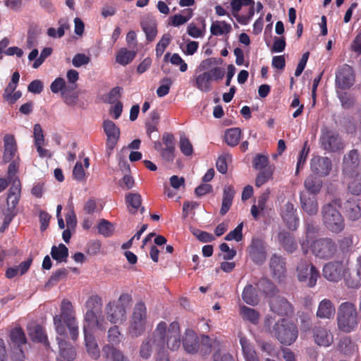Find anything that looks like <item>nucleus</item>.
I'll return each instance as SVG.
<instances>
[{
    "label": "nucleus",
    "instance_id": "obj_1",
    "mask_svg": "<svg viewBox=\"0 0 361 361\" xmlns=\"http://www.w3.org/2000/svg\"><path fill=\"white\" fill-rule=\"evenodd\" d=\"M265 331L276 338L278 341L285 345H290L298 337L297 326L291 322L282 318L276 321V317L267 315L264 321Z\"/></svg>",
    "mask_w": 361,
    "mask_h": 361
},
{
    "label": "nucleus",
    "instance_id": "obj_2",
    "mask_svg": "<svg viewBox=\"0 0 361 361\" xmlns=\"http://www.w3.org/2000/svg\"><path fill=\"white\" fill-rule=\"evenodd\" d=\"M60 310V314L55 315L53 319L56 333L61 336H66V329H68L71 339L76 341L79 335V328L72 303L63 299L61 301Z\"/></svg>",
    "mask_w": 361,
    "mask_h": 361
},
{
    "label": "nucleus",
    "instance_id": "obj_3",
    "mask_svg": "<svg viewBox=\"0 0 361 361\" xmlns=\"http://www.w3.org/2000/svg\"><path fill=\"white\" fill-rule=\"evenodd\" d=\"M342 207L339 198L334 199L331 202L324 204L322 207V216L324 226L329 231L339 233L345 228V220L338 209Z\"/></svg>",
    "mask_w": 361,
    "mask_h": 361
},
{
    "label": "nucleus",
    "instance_id": "obj_4",
    "mask_svg": "<svg viewBox=\"0 0 361 361\" xmlns=\"http://www.w3.org/2000/svg\"><path fill=\"white\" fill-rule=\"evenodd\" d=\"M167 324L164 322H159L154 331L149 335L142 343L139 354L143 359H148L152 354V350H157L162 352L166 344V331Z\"/></svg>",
    "mask_w": 361,
    "mask_h": 361
},
{
    "label": "nucleus",
    "instance_id": "obj_5",
    "mask_svg": "<svg viewBox=\"0 0 361 361\" xmlns=\"http://www.w3.org/2000/svg\"><path fill=\"white\" fill-rule=\"evenodd\" d=\"M132 300L130 294L123 293L117 301H110L105 307L107 320L114 324L126 321L127 310L130 307Z\"/></svg>",
    "mask_w": 361,
    "mask_h": 361
},
{
    "label": "nucleus",
    "instance_id": "obj_6",
    "mask_svg": "<svg viewBox=\"0 0 361 361\" xmlns=\"http://www.w3.org/2000/svg\"><path fill=\"white\" fill-rule=\"evenodd\" d=\"M338 328L345 333L353 331L357 325V313L354 304L342 302L337 313Z\"/></svg>",
    "mask_w": 361,
    "mask_h": 361
},
{
    "label": "nucleus",
    "instance_id": "obj_7",
    "mask_svg": "<svg viewBox=\"0 0 361 361\" xmlns=\"http://www.w3.org/2000/svg\"><path fill=\"white\" fill-rule=\"evenodd\" d=\"M147 321V308L145 304L140 301L133 310L130 319L129 333L132 336L137 337L145 331Z\"/></svg>",
    "mask_w": 361,
    "mask_h": 361
},
{
    "label": "nucleus",
    "instance_id": "obj_8",
    "mask_svg": "<svg viewBox=\"0 0 361 361\" xmlns=\"http://www.w3.org/2000/svg\"><path fill=\"white\" fill-rule=\"evenodd\" d=\"M319 144L322 149L329 152H336L344 148L338 133L327 127L321 129Z\"/></svg>",
    "mask_w": 361,
    "mask_h": 361
},
{
    "label": "nucleus",
    "instance_id": "obj_9",
    "mask_svg": "<svg viewBox=\"0 0 361 361\" xmlns=\"http://www.w3.org/2000/svg\"><path fill=\"white\" fill-rule=\"evenodd\" d=\"M311 250L317 257L329 259L336 254L337 245L332 238H321L312 243Z\"/></svg>",
    "mask_w": 361,
    "mask_h": 361
},
{
    "label": "nucleus",
    "instance_id": "obj_10",
    "mask_svg": "<svg viewBox=\"0 0 361 361\" xmlns=\"http://www.w3.org/2000/svg\"><path fill=\"white\" fill-rule=\"evenodd\" d=\"M297 277L300 282H307V286L314 287L319 277L317 268L308 260L302 259L296 267Z\"/></svg>",
    "mask_w": 361,
    "mask_h": 361
},
{
    "label": "nucleus",
    "instance_id": "obj_11",
    "mask_svg": "<svg viewBox=\"0 0 361 361\" xmlns=\"http://www.w3.org/2000/svg\"><path fill=\"white\" fill-rule=\"evenodd\" d=\"M355 75L352 66L343 64L338 66L336 73L335 82L338 88L341 90L350 89L355 82Z\"/></svg>",
    "mask_w": 361,
    "mask_h": 361
},
{
    "label": "nucleus",
    "instance_id": "obj_12",
    "mask_svg": "<svg viewBox=\"0 0 361 361\" xmlns=\"http://www.w3.org/2000/svg\"><path fill=\"white\" fill-rule=\"evenodd\" d=\"M269 304L271 311L279 316L290 317L294 313L293 305L281 295L272 297Z\"/></svg>",
    "mask_w": 361,
    "mask_h": 361
},
{
    "label": "nucleus",
    "instance_id": "obj_13",
    "mask_svg": "<svg viewBox=\"0 0 361 361\" xmlns=\"http://www.w3.org/2000/svg\"><path fill=\"white\" fill-rule=\"evenodd\" d=\"M360 163V155L357 149H351L345 154L343 159V173L345 177H352L358 173L357 169Z\"/></svg>",
    "mask_w": 361,
    "mask_h": 361
},
{
    "label": "nucleus",
    "instance_id": "obj_14",
    "mask_svg": "<svg viewBox=\"0 0 361 361\" xmlns=\"http://www.w3.org/2000/svg\"><path fill=\"white\" fill-rule=\"evenodd\" d=\"M286 259L274 254L271 256L269 262V268L271 269L273 278L278 282H283L286 277Z\"/></svg>",
    "mask_w": 361,
    "mask_h": 361
},
{
    "label": "nucleus",
    "instance_id": "obj_15",
    "mask_svg": "<svg viewBox=\"0 0 361 361\" xmlns=\"http://www.w3.org/2000/svg\"><path fill=\"white\" fill-rule=\"evenodd\" d=\"M331 166V159L326 157L315 156L310 161L311 171L322 177L329 175Z\"/></svg>",
    "mask_w": 361,
    "mask_h": 361
},
{
    "label": "nucleus",
    "instance_id": "obj_16",
    "mask_svg": "<svg viewBox=\"0 0 361 361\" xmlns=\"http://www.w3.org/2000/svg\"><path fill=\"white\" fill-rule=\"evenodd\" d=\"M343 266L341 262L335 261L326 264L323 267V276L328 281L337 282L342 279Z\"/></svg>",
    "mask_w": 361,
    "mask_h": 361
},
{
    "label": "nucleus",
    "instance_id": "obj_17",
    "mask_svg": "<svg viewBox=\"0 0 361 361\" xmlns=\"http://www.w3.org/2000/svg\"><path fill=\"white\" fill-rule=\"evenodd\" d=\"M345 216L352 221H356L361 216V200L356 197L348 199L342 205Z\"/></svg>",
    "mask_w": 361,
    "mask_h": 361
},
{
    "label": "nucleus",
    "instance_id": "obj_18",
    "mask_svg": "<svg viewBox=\"0 0 361 361\" xmlns=\"http://www.w3.org/2000/svg\"><path fill=\"white\" fill-rule=\"evenodd\" d=\"M312 336L315 343L319 346L328 347L334 342V336L325 326H314Z\"/></svg>",
    "mask_w": 361,
    "mask_h": 361
},
{
    "label": "nucleus",
    "instance_id": "obj_19",
    "mask_svg": "<svg viewBox=\"0 0 361 361\" xmlns=\"http://www.w3.org/2000/svg\"><path fill=\"white\" fill-rule=\"evenodd\" d=\"M301 208L310 216H314L317 214L319 207L317 195H311L308 192H301L300 194Z\"/></svg>",
    "mask_w": 361,
    "mask_h": 361
},
{
    "label": "nucleus",
    "instance_id": "obj_20",
    "mask_svg": "<svg viewBox=\"0 0 361 361\" xmlns=\"http://www.w3.org/2000/svg\"><path fill=\"white\" fill-rule=\"evenodd\" d=\"M102 301L99 296L94 295L89 297L85 303L87 312L84 321H92L97 314L102 313Z\"/></svg>",
    "mask_w": 361,
    "mask_h": 361
},
{
    "label": "nucleus",
    "instance_id": "obj_21",
    "mask_svg": "<svg viewBox=\"0 0 361 361\" xmlns=\"http://www.w3.org/2000/svg\"><path fill=\"white\" fill-rule=\"evenodd\" d=\"M103 128L107 136L106 147L110 149H113L119 139L120 129L110 120L104 121Z\"/></svg>",
    "mask_w": 361,
    "mask_h": 361
},
{
    "label": "nucleus",
    "instance_id": "obj_22",
    "mask_svg": "<svg viewBox=\"0 0 361 361\" xmlns=\"http://www.w3.org/2000/svg\"><path fill=\"white\" fill-rule=\"evenodd\" d=\"M85 347L89 355L94 360L100 356V350L94 334L88 330L85 324L83 326Z\"/></svg>",
    "mask_w": 361,
    "mask_h": 361
},
{
    "label": "nucleus",
    "instance_id": "obj_23",
    "mask_svg": "<svg viewBox=\"0 0 361 361\" xmlns=\"http://www.w3.org/2000/svg\"><path fill=\"white\" fill-rule=\"evenodd\" d=\"M183 345L185 350L190 354L198 353L200 348V339L197 334L191 329H187L183 339Z\"/></svg>",
    "mask_w": 361,
    "mask_h": 361
},
{
    "label": "nucleus",
    "instance_id": "obj_24",
    "mask_svg": "<svg viewBox=\"0 0 361 361\" xmlns=\"http://www.w3.org/2000/svg\"><path fill=\"white\" fill-rule=\"evenodd\" d=\"M167 340L166 343L169 349L172 350H177L180 345V328L178 322H172L168 331H166Z\"/></svg>",
    "mask_w": 361,
    "mask_h": 361
},
{
    "label": "nucleus",
    "instance_id": "obj_25",
    "mask_svg": "<svg viewBox=\"0 0 361 361\" xmlns=\"http://www.w3.org/2000/svg\"><path fill=\"white\" fill-rule=\"evenodd\" d=\"M59 348V355L57 358L73 361L76 357V350L73 345L66 339L60 337L56 338Z\"/></svg>",
    "mask_w": 361,
    "mask_h": 361
},
{
    "label": "nucleus",
    "instance_id": "obj_26",
    "mask_svg": "<svg viewBox=\"0 0 361 361\" xmlns=\"http://www.w3.org/2000/svg\"><path fill=\"white\" fill-rule=\"evenodd\" d=\"M278 241L283 250L288 253H293L298 249V242L288 231H282L278 233Z\"/></svg>",
    "mask_w": 361,
    "mask_h": 361
},
{
    "label": "nucleus",
    "instance_id": "obj_27",
    "mask_svg": "<svg viewBox=\"0 0 361 361\" xmlns=\"http://www.w3.org/2000/svg\"><path fill=\"white\" fill-rule=\"evenodd\" d=\"M212 78L208 71L196 74L193 78V86L203 92H210L212 89Z\"/></svg>",
    "mask_w": 361,
    "mask_h": 361
},
{
    "label": "nucleus",
    "instance_id": "obj_28",
    "mask_svg": "<svg viewBox=\"0 0 361 361\" xmlns=\"http://www.w3.org/2000/svg\"><path fill=\"white\" fill-rule=\"evenodd\" d=\"M250 255L253 262L262 264L266 259V252L260 240H252L250 246Z\"/></svg>",
    "mask_w": 361,
    "mask_h": 361
},
{
    "label": "nucleus",
    "instance_id": "obj_29",
    "mask_svg": "<svg viewBox=\"0 0 361 361\" xmlns=\"http://www.w3.org/2000/svg\"><path fill=\"white\" fill-rule=\"evenodd\" d=\"M235 195L234 187L231 185H225L223 190V198L220 214L224 216L230 209Z\"/></svg>",
    "mask_w": 361,
    "mask_h": 361
},
{
    "label": "nucleus",
    "instance_id": "obj_30",
    "mask_svg": "<svg viewBox=\"0 0 361 361\" xmlns=\"http://www.w3.org/2000/svg\"><path fill=\"white\" fill-rule=\"evenodd\" d=\"M4 152L3 160L5 163L10 162L17 152V145L13 135H6L4 138Z\"/></svg>",
    "mask_w": 361,
    "mask_h": 361
},
{
    "label": "nucleus",
    "instance_id": "obj_31",
    "mask_svg": "<svg viewBox=\"0 0 361 361\" xmlns=\"http://www.w3.org/2000/svg\"><path fill=\"white\" fill-rule=\"evenodd\" d=\"M21 195V183L20 180L16 179L8 189L6 200L7 206L16 209Z\"/></svg>",
    "mask_w": 361,
    "mask_h": 361
},
{
    "label": "nucleus",
    "instance_id": "obj_32",
    "mask_svg": "<svg viewBox=\"0 0 361 361\" xmlns=\"http://www.w3.org/2000/svg\"><path fill=\"white\" fill-rule=\"evenodd\" d=\"M336 312L332 302L329 299H323L319 304L317 317L320 319H331Z\"/></svg>",
    "mask_w": 361,
    "mask_h": 361
},
{
    "label": "nucleus",
    "instance_id": "obj_33",
    "mask_svg": "<svg viewBox=\"0 0 361 361\" xmlns=\"http://www.w3.org/2000/svg\"><path fill=\"white\" fill-rule=\"evenodd\" d=\"M103 357L111 361H128V357L120 350L110 344H106L102 348Z\"/></svg>",
    "mask_w": 361,
    "mask_h": 361
},
{
    "label": "nucleus",
    "instance_id": "obj_34",
    "mask_svg": "<svg viewBox=\"0 0 361 361\" xmlns=\"http://www.w3.org/2000/svg\"><path fill=\"white\" fill-rule=\"evenodd\" d=\"M141 27L146 35L147 40L150 42H152L157 35V23L154 20L151 18H147L141 21Z\"/></svg>",
    "mask_w": 361,
    "mask_h": 361
},
{
    "label": "nucleus",
    "instance_id": "obj_35",
    "mask_svg": "<svg viewBox=\"0 0 361 361\" xmlns=\"http://www.w3.org/2000/svg\"><path fill=\"white\" fill-rule=\"evenodd\" d=\"M304 186L305 190L303 192H308L311 193V195H317L322 189V181L318 178L310 175L305 180Z\"/></svg>",
    "mask_w": 361,
    "mask_h": 361
},
{
    "label": "nucleus",
    "instance_id": "obj_36",
    "mask_svg": "<svg viewBox=\"0 0 361 361\" xmlns=\"http://www.w3.org/2000/svg\"><path fill=\"white\" fill-rule=\"evenodd\" d=\"M257 288L259 291L263 293L266 296L270 298V299L277 295L276 293L278 289L272 281L266 278L261 279L257 283Z\"/></svg>",
    "mask_w": 361,
    "mask_h": 361
},
{
    "label": "nucleus",
    "instance_id": "obj_37",
    "mask_svg": "<svg viewBox=\"0 0 361 361\" xmlns=\"http://www.w3.org/2000/svg\"><path fill=\"white\" fill-rule=\"evenodd\" d=\"M51 257L59 263L66 262L68 257V249L63 243L59 246L53 245L51 250Z\"/></svg>",
    "mask_w": 361,
    "mask_h": 361
},
{
    "label": "nucleus",
    "instance_id": "obj_38",
    "mask_svg": "<svg viewBox=\"0 0 361 361\" xmlns=\"http://www.w3.org/2000/svg\"><path fill=\"white\" fill-rule=\"evenodd\" d=\"M232 30L231 25L224 20H216L213 22L210 27V32L212 35L220 36L227 35Z\"/></svg>",
    "mask_w": 361,
    "mask_h": 361
},
{
    "label": "nucleus",
    "instance_id": "obj_39",
    "mask_svg": "<svg viewBox=\"0 0 361 361\" xmlns=\"http://www.w3.org/2000/svg\"><path fill=\"white\" fill-rule=\"evenodd\" d=\"M136 51L128 50L126 48H121L116 56V61L122 65L126 66L130 63L136 56Z\"/></svg>",
    "mask_w": 361,
    "mask_h": 361
},
{
    "label": "nucleus",
    "instance_id": "obj_40",
    "mask_svg": "<svg viewBox=\"0 0 361 361\" xmlns=\"http://www.w3.org/2000/svg\"><path fill=\"white\" fill-rule=\"evenodd\" d=\"M126 202L129 212L135 214L141 206L142 197L139 193L130 192L126 196Z\"/></svg>",
    "mask_w": 361,
    "mask_h": 361
},
{
    "label": "nucleus",
    "instance_id": "obj_41",
    "mask_svg": "<svg viewBox=\"0 0 361 361\" xmlns=\"http://www.w3.org/2000/svg\"><path fill=\"white\" fill-rule=\"evenodd\" d=\"M240 314L244 320H247L253 324L259 323L260 314L255 309L243 305L240 308Z\"/></svg>",
    "mask_w": 361,
    "mask_h": 361
},
{
    "label": "nucleus",
    "instance_id": "obj_42",
    "mask_svg": "<svg viewBox=\"0 0 361 361\" xmlns=\"http://www.w3.org/2000/svg\"><path fill=\"white\" fill-rule=\"evenodd\" d=\"M242 298L243 301L250 305H256L258 304L259 298L255 288L250 284L247 285L243 291Z\"/></svg>",
    "mask_w": 361,
    "mask_h": 361
},
{
    "label": "nucleus",
    "instance_id": "obj_43",
    "mask_svg": "<svg viewBox=\"0 0 361 361\" xmlns=\"http://www.w3.org/2000/svg\"><path fill=\"white\" fill-rule=\"evenodd\" d=\"M348 181V188L349 192L355 195H360L361 194V173H354L352 177H345Z\"/></svg>",
    "mask_w": 361,
    "mask_h": 361
},
{
    "label": "nucleus",
    "instance_id": "obj_44",
    "mask_svg": "<svg viewBox=\"0 0 361 361\" xmlns=\"http://www.w3.org/2000/svg\"><path fill=\"white\" fill-rule=\"evenodd\" d=\"M30 334L32 341L42 343L45 344L47 347L49 346L47 334L42 326L39 324L35 326L34 328L30 330Z\"/></svg>",
    "mask_w": 361,
    "mask_h": 361
},
{
    "label": "nucleus",
    "instance_id": "obj_45",
    "mask_svg": "<svg viewBox=\"0 0 361 361\" xmlns=\"http://www.w3.org/2000/svg\"><path fill=\"white\" fill-rule=\"evenodd\" d=\"M241 130L239 128H233L226 130L224 140L226 144L231 147L236 146L240 140Z\"/></svg>",
    "mask_w": 361,
    "mask_h": 361
},
{
    "label": "nucleus",
    "instance_id": "obj_46",
    "mask_svg": "<svg viewBox=\"0 0 361 361\" xmlns=\"http://www.w3.org/2000/svg\"><path fill=\"white\" fill-rule=\"evenodd\" d=\"M10 339L17 348H21L27 342L25 334L20 327L14 328L11 331Z\"/></svg>",
    "mask_w": 361,
    "mask_h": 361
},
{
    "label": "nucleus",
    "instance_id": "obj_47",
    "mask_svg": "<svg viewBox=\"0 0 361 361\" xmlns=\"http://www.w3.org/2000/svg\"><path fill=\"white\" fill-rule=\"evenodd\" d=\"M240 344L245 361L258 357L253 345L245 337H240Z\"/></svg>",
    "mask_w": 361,
    "mask_h": 361
},
{
    "label": "nucleus",
    "instance_id": "obj_48",
    "mask_svg": "<svg viewBox=\"0 0 361 361\" xmlns=\"http://www.w3.org/2000/svg\"><path fill=\"white\" fill-rule=\"evenodd\" d=\"M154 149L159 152L162 159L166 162H173L175 159L176 149L165 148L161 142H154Z\"/></svg>",
    "mask_w": 361,
    "mask_h": 361
},
{
    "label": "nucleus",
    "instance_id": "obj_49",
    "mask_svg": "<svg viewBox=\"0 0 361 361\" xmlns=\"http://www.w3.org/2000/svg\"><path fill=\"white\" fill-rule=\"evenodd\" d=\"M85 322L87 324V327H94L102 331H105L108 326V322L102 313L95 315L92 321H85Z\"/></svg>",
    "mask_w": 361,
    "mask_h": 361
},
{
    "label": "nucleus",
    "instance_id": "obj_50",
    "mask_svg": "<svg viewBox=\"0 0 361 361\" xmlns=\"http://www.w3.org/2000/svg\"><path fill=\"white\" fill-rule=\"evenodd\" d=\"M281 217L286 227L292 231H296L300 224V219L296 213L281 214Z\"/></svg>",
    "mask_w": 361,
    "mask_h": 361
},
{
    "label": "nucleus",
    "instance_id": "obj_51",
    "mask_svg": "<svg viewBox=\"0 0 361 361\" xmlns=\"http://www.w3.org/2000/svg\"><path fill=\"white\" fill-rule=\"evenodd\" d=\"M338 98L341 102V106L344 109H352L355 104L356 101L355 97L348 92H338Z\"/></svg>",
    "mask_w": 361,
    "mask_h": 361
},
{
    "label": "nucleus",
    "instance_id": "obj_52",
    "mask_svg": "<svg viewBox=\"0 0 361 361\" xmlns=\"http://www.w3.org/2000/svg\"><path fill=\"white\" fill-rule=\"evenodd\" d=\"M172 37L169 33L163 35L159 42L157 44L155 51L157 58L161 56L165 49L170 44Z\"/></svg>",
    "mask_w": 361,
    "mask_h": 361
},
{
    "label": "nucleus",
    "instance_id": "obj_53",
    "mask_svg": "<svg viewBox=\"0 0 361 361\" xmlns=\"http://www.w3.org/2000/svg\"><path fill=\"white\" fill-rule=\"evenodd\" d=\"M160 86L157 90L159 97H163L169 93L173 81L170 78L165 77L160 80Z\"/></svg>",
    "mask_w": 361,
    "mask_h": 361
},
{
    "label": "nucleus",
    "instance_id": "obj_54",
    "mask_svg": "<svg viewBox=\"0 0 361 361\" xmlns=\"http://www.w3.org/2000/svg\"><path fill=\"white\" fill-rule=\"evenodd\" d=\"M185 16L180 14H176L171 17V25L173 26H179L185 24L188 22L192 16V11L191 9H185Z\"/></svg>",
    "mask_w": 361,
    "mask_h": 361
},
{
    "label": "nucleus",
    "instance_id": "obj_55",
    "mask_svg": "<svg viewBox=\"0 0 361 361\" xmlns=\"http://www.w3.org/2000/svg\"><path fill=\"white\" fill-rule=\"evenodd\" d=\"M258 347L260 350L265 353L267 355L275 356L277 354L276 345L270 341H257Z\"/></svg>",
    "mask_w": 361,
    "mask_h": 361
},
{
    "label": "nucleus",
    "instance_id": "obj_56",
    "mask_svg": "<svg viewBox=\"0 0 361 361\" xmlns=\"http://www.w3.org/2000/svg\"><path fill=\"white\" fill-rule=\"evenodd\" d=\"M19 157H18L16 159L12 161L8 168L7 179L12 183H14L16 179L20 180L16 176L19 169Z\"/></svg>",
    "mask_w": 361,
    "mask_h": 361
},
{
    "label": "nucleus",
    "instance_id": "obj_57",
    "mask_svg": "<svg viewBox=\"0 0 361 361\" xmlns=\"http://www.w3.org/2000/svg\"><path fill=\"white\" fill-rule=\"evenodd\" d=\"M179 147L180 152L185 156L188 157L192 155L193 153V147L192 145V143L185 135H181L180 137Z\"/></svg>",
    "mask_w": 361,
    "mask_h": 361
},
{
    "label": "nucleus",
    "instance_id": "obj_58",
    "mask_svg": "<svg viewBox=\"0 0 361 361\" xmlns=\"http://www.w3.org/2000/svg\"><path fill=\"white\" fill-rule=\"evenodd\" d=\"M121 334L118 326L114 325L109 328L108 331V341L110 343L109 344L112 346L119 344L121 342Z\"/></svg>",
    "mask_w": 361,
    "mask_h": 361
},
{
    "label": "nucleus",
    "instance_id": "obj_59",
    "mask_svg": "<svg viewBox=\"0 0 361 361\" xmlns=\"http://www.w3.org/2000/svg\"><path fill=\"white\" fill-rule=\"evenodd\" d=\"M212 339L208 336H202L198 352L202 355H206L212 352Z\"/></svg>",
    "mask_w": 361,
    "mask_h": 361
},
{
    "label": "nucleus",
    "instance_id": "obj_60",
    "mask_svg": "<svg viewBox=\"0 0 361 361\" xmlns=\"http://www.w3.org/2000/svg\"><path fill=\"white\" fill-rule=\"evenodd\" d=\"M243 223L239 224L233 231H230L224 238L226 240L230 241L235 240L237 242L242 240L243 239Z\"/></svg>",
    "mask_w": 361,
    "mask_h": 361
},
{
    "label": "nucleus",
    "instance_id": "obj_61",
    "mask_svg": "<svg viewBox=\"0 0 361 361\" xmlns=\"http://www.w3.org/2000/svg\"><path fill=\"white\" fill-rule=\"evenodd\" d=\"M98 232L105 237H109L114 231L113 225L105 219H102L98 224Z\"/></svg>",
    "mask_w": 361,
    "mask_h": 361
},
{
    "label": "nucleus",
    "instance_id": "obj_62",
    "mask_svg": "<svg viewBox=\"0 0 361 361\" xmlns=\"http://www.w3.org/2000/svg\"><path fill=\"white\" fill-rule=\"evenodd\" d=\"M272 176V171L269 169H265L261 171L257 176L255 180V185L258 188L261 187L267 183Z\"/></svg>",
    "mask_w": 361,
    "mask_h": 361
},
{
    "label": "nucleus",
    "instance_id": "obj_63",
    "mask_svg": "<svg viewBox=\"0 0 361 361\" xmlns=\"http://www.w3.org/2000/svg\"><path fill=\"white\" fill-rule=\"evenodd\" d=\"M309 152H310V147L307 146V141H305L304 142L303 147L301 149L299 157H298V159L296 173H298L300 169L303 167V166L306 161Z\"/></svg>",
    "mask_w": 361,
    "mask_h": 361
},
{
    "label": "nucleus",
    "instance_id": "obj_64",
    "mask_svg": "<svg viewBox=\"0 0 361 361\" xmlns=\"http://www.w3.org/2000/svg\"><path fill=\"white\" fill-rule=\"evenodd\" d=\"M68 274V271L65 268H61L57 269L55 272H54L51 277L49 279L48 283L55 284L63 279L67 277Z\"/></svg>",
    "mask_w": 361,
    "mask_h": 361
}]
</instances>
